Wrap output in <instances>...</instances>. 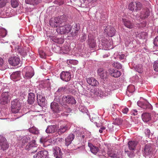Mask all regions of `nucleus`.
Segmentation results:
<instances>
[{
  "instance_id": "nucleus-1",
  "label": "nucleus",
  "mask_w": 158,
  "mask_h": 158,
  "mask_svg": "<svg viewBox=\"0 0 158 158\" xmlns=\"http://www.w3.org/2000/svg\"><path fill=\"white\" fill-rule=\"evenodd\" d=\"M66 19L65 15H61L59 17H56L54 20H51L49 21V24L52 27H59L56 29L57 32L60 34H64L65 33L64 25Z\"/></svg>"
},
{
  "instance_id": "nucleus-2",
  "label": "nucleus",
  "mask_w": 158,
  "mask_h": 158,
  "mask_svg": "<svg viewBox=\"0 0 158 158\" xmlns=\"http://www.w3.org/2000/svg\"><path fill=\"white\" fill-rule=\"evenodd\" d=\"M21 101L18 99H15L11 102V111L14 113H18L21 108Z\"/></svg>"
},
{
  "instance_id": "nucleus-3",
  "label": "nucleus",
  "mask_w": 158,
  "mask_h": 158,
  "mask_svg": "<svg viewBox=\"0 0 158 158\" xmlns=\"http://www.w3.org/2000/svg\"><path fill=\"white\" fill-rule=\"evenodd\" d=\"M142 5L139 2H132L128 6V8L132 11H138L141 8Z\"/></svg>"
},
{
  "instance_id": "nucleus-4",
  "label": "nucleus",
  "mask_w": 158,
  "mask_h": 158,
  "mask_svg": "<svg viewBox=\"0 0 158 158\" xmlns=\"http://www.w3.org/2000/svg\"><path fill=\"white\" fill-rule=\"evenodd\" d=\"M10 93L8 92H3L1 94L0 102L1 104L5 105L7 104L10 100Z\"/></svg>"
},
{
  "instance_id": "nucleus-5",
  "label": "nucleus",
  "mask_w": 158,
  "mask_h": 158,
  "mask_svg": "<svg viewBox=\"0 0 158 158\" xmlns=\"http://www.w3.org/2000/svg\"><path fill=\"white\" fill-rule=\"evenodd\" d=\"M9 146V144L6 138L2 135H0V149L5 150L7 149Z\"/></svg>"
},
{
  "instance_id": "nucleus-6",
  "label": "nucleus",
  "mask_w": 158,
  "mask_h": 158,
  "mask_svg": "<svg viewBox=\"0 0 158 158\" xmlns=\"http://www.w3.org/2000/svg\"><path fill=\"white\" fill-rule=\"evenodd\" d=\"M138 106L144 109L152 110L153 109L152 106L148 102L139 101L137 103Z\"/></svg>"
},
{
  "instance_id": "nucleus-7",
  "label": "nucleus",
  "mask_w": 158,
  "mask_h": 158,
  "mask_svg": "<svg viewBox=\"0 0 158 158\" xmlns=\"http://www.w3.org/2000/svg\"><path fill=\"white\" fill-rule=\"evenodd\" d=\"M104 33L110 37L114 36L115 34V30L111 26L106 27L104 30Z\"/></svg>"
},
{
  "instance_id": "nucleus-8",
  "label": "nucleus",
  "mask_w": 158,
  "mask_h": 158,
  "mask_svg": "<svg viewBox=\"0 0 158 158\" xmlns=\"http://www.w3.org/2000/svg\"><path fill=\"white\" fill-rule=\"evenodd\" d=\"M8 61L10 64L13 66H16L19 65L21 61L19 58L16 56L10 57Z\"/></svg>"
},
{
  "instance_id": "nucleus-9",
  "label": "nucleus",
  "mask_w": 158,
  "mask_h": 158,
  "mask_svg": "<svg viewBox=\"0 0 158 158\" xmlns=\"http://www.w3.org/2000/svg\"><path fill=\"white\" fill-rule=\"evenodd\" d=\"M79 29V26L77 24H75L71 26L69 31L70 34L73 37L75 36L78 34Z\"/></svg>"
},
{
  "instance_id": "nucleus-10",
  "label": "nucleus",
  "mask_w": 158,
  "mask_h": 158,
  "mask_svg": "<svg viewBox=\"0 0 158 158\" xmlns=\"http://www.w3.org/2000/svg\"><path fill=\"white\" fill-rule=\"evenodd\" d=\"M62 100L64 102L72 104H75L76 101L74 98L70 95L64 96L62 97Z\"/></svg>"
},
{
  "instance_id": "nucleus-11",
  "label": "nucleus",
  "mask_w": 158,
  "mask_h": 158,
  "mask_svg": "<svg viewBox=\"0 0 158 158\" xmlns=\"http://www.w3.org/2000/svg\"><path fill=\"white\" fill-rule=\"evenodd\" d=\"M60 77L62 80L65 81H68L70 80L71 75L69 72L63 71L60 74Z\"/></svg>"
},
{
  "instance_id": "nucleus-12",
  "label": "nucleus",
  "mask_w": 158,
  "mask_h": 158,
  "mask_svg": "<svg viewBox=\"0 0 158 158\" xmlns=\"http://www.w3.org/2000/svg\"><path fill=\"white\" fill-rule=\"evenodd\" d=\"M143 149V153L145 157L147 156L150 155L152 154V148L151 144H146L144 146Z\"/></svg>"
},
{
  "instance_id": "nucleus-13",
  "label": "nucleus",
  "mask_w": 158,
  "mask_h": 158,
  "mask_svg": "<svg viewBox=\"0 0 158 158\" xmlns=\"http://www.w3.org/2000/svg\"><path fill=\"white\" fill-rule=\"evenodd\" d=\"M88 44L89 47L92 48H94L96 46V43L94 40L95 37L92 35L89 34L88 35Z\"/></svg>"
},
{
  "instance_id": "nucleus-14",
  "label": "nucleus",
  "mask_w": 158,
  "mask_h": 158,
  "mask_svg": "<svg viewBox=\"0 0 158 158\" xmlns=\"http://www.w3.org/2000/svg\"><path fill=\"white\" fill-rule=\"evenodd\" d=\"M54 156L56 158H62V153L61 149L59 147H56L53 148Z\"/></svg>"
},
{
  "instance_id": "nucleus-15",
  "label": "nucleus",
  "mask_w": 158,
  "mask_h": 158,
  "mask_svg": "<svg viewBox=\"0 0 158 158\" xmlns=\"http://www.w3.org/2000/svg\"><path fill=\"white\" fill-rule=\"evenodd\" d=\"M48 155V152L45 150H43L39 152L35 156L34 158H46Z\"/></svg>"
},
{
  "instance_id": "nucleus-16",
  "label": "nucleus",
  "mask_w": 158,
  "mask_h": 158,
  "mask_svg": "<svg viewBox=\"0 0 158 158\" xmlns=\"http://www.w3.org/2000/svg\"><path fill=\"white\" fill-rule=\"evenodd\" d=\"M86 80L87 83L92 86H96L99 84L98 82L94 77L87 78Z\"/></svg>"
},
{
  "instance_id": "nucleus-17",
  "label": "nucleus",
  "mask_w": 158,
  "mask_h": 158,
  "mask_svg": "<svg viewBox=\"0 0 158 158\" xmlns=\"http://www.w3.org/2000/svg\"><path fill=\"white\" fill-rule=\"evenodd\" d=\"M51 108L54 113H58L60 111L58 104L55 102H52L50 105Z\"/></svg>"
},
{
  "instance_id": "nucleus-18",
  "label": "nucleus",
  "mask_w": 158,
  "mask_h": 158,
  "mask_svg": "<svg viewBox=\"0 0 158 158\" xmlns=\"http://www.w3.org/2000/svg\"><path fill=\"white\" fill-rule=\"evenodd\" d=\"M108 71L112 76L115 77H118L121 75L120 72L116 69H110Z\"/></svg>"
},
{
  "instance_id": "nucleus-19",
  "label": "nucleus",
  "mask_w": 158,
  "mask_h": 158,
  "mask_svg": "<svg viewBox=\"0 0 158 158\" xmlns=\"http://www.w3.org/2000/svg\"><path fill=\"white\" fill-rule=\"evenodd\" d=\"M97 73L101 78L104 79L106 78L108 72L105 71L103 68H100L98 69Z\"/></svg>"
},
{
  "instance_id": "nucleus-20",
  "label": "nucleus",
  "mask_w": 158,
  "mask_h": 158,
  "mask_svg": "<svg viewBox=\"0 0 158 158\" xmlns=\"http://www.w3.org/2000/svg\"><path fill=\"white\" fill-rule=\"evenodd\" d=\"M150 14V12L149 9L143 10L140 13V18L143 19L147 18L149 16Z\"/></svg>"
},
{
  "instance_id": "nucleus-21",
  "label": "nucleus",
  "mask_w": 158,
  "mask_h": 158,
  "mask_svg": "<svg viewBox=\"0 0 158 158\" xmlns=\"http://www.w3.org/2000/svg\"><path fill=\"white\" fill-rule=\"evenodd\" d=\"M75 138L74 135L73 134H70L67 138H65V144L68 146L71 143Z\"/></svg>"
},
{
  "instance_id": "nucleus-22",
  "label": "nucleus",
  "mask_w": 158,
  "mask_h": 158,
  "mask_svg": "<svg viewBox=\"0 0 158 158\" xmlns=\"http://www.w3.org/2000/svg\"><path fill=\"white\" fill-rule=\"evenodd\" d=\"M37 100L38 103L40 106H42L45 104V98L42 96L40 94H37Z\"/></svg>"
},
{
  "instance_id": "nucleus-23",
  "label": "nucleus",
  "mask_w": 158,
  "mask_h": 158,
  "mask_svg": "<svg viewBox=\"0 0 158 158\" xmlns=\"http://www.w3.org/2000/svg\"><path fill=\"white\" fill-rule=\"evenodd\" d=\"M88 146L90 148L91 152L94 154H96L99 151L98 148L94 146L91 143H88Z\"/></svg>"
},
{
  "instance_id": "nucleus-24",
  "label": "nucleus",
  "mask_w": 158,
  "mask_h": 158,
  "mask_svg": "<svg viewBox=\"0 0 158 158\" xmlns=\"http://www.w3.org/2000/svg\"><path fill=\"white\" fill-rule=\"evenodd\" d=\"M142 118L143 121L146 122L149 121L151 119L150 114L148 113H143L142 115Z\"/></svg>"
},
{
  "instance_id": "nucleus-25",
  "label": "nucleus",
  "mask_w": 158,
  "mask_h": 158,
  "mask_svg": "<svg viewBox=\"0 0 158 158\" xmlns=\"http://www.w3.org/2000/svg\"><path fill=\"white\" fill-rule=\"evenodd\" d=\"M123 22L124 25L127 28L131 29L134 27L133 24L127 19H123Z\"/></svg>"
},
{
  "instance_id": "nucleus-26",
  "label": "nucleus",
  "mask_w": 158,
  "mask_h": 158,
  "mask_svg": "<svg viewBox=\"0 0 158 158\" xmlns=\"http://www.w3.org/2000/svg\"><path fill=\"white\" fill-rule=\"evenodd\" d=\"M35 99V94L32 93L29 94L28 98V102L29 104H32L34 102Z\"/></svg>"
},
{
  "instance_id": "nucleus-27",
  "label": "nucleus",
  "mask_w": 158,
  "mask_h": 158,
  "mask_svg": "<svg viewBox=\"0 0 158 158\" xmlns=\"http://www.w3.org/2000/svg\"><path fill=\"white\" fill-rule=\"evenodd\" d=\"M137 142L135 141H130L128 143L129 149L131 150H134L137 145Z\"/></svg>"
},
{
  "instance_id": "nucleus-28",
  "label": "nucleus",
  "mask_w": 158,
  "mask_h": 158,
  "mask_svg": "<svg viewBox=\"0 0 158 158\" xmlns=\"http://www.w3.org/2000/svg\"><path fill=\"white\" fill-rule=\"evenodd\" d=\"M56 130L57 129L56 126L52 125L48 127L46 131L48 133H52L55 132Z\"/></svg>"
},
{
  "instance_id": "nucleus-29",
  "label": "nucleus",
  "mask_w": 158,
  "mask_h": 158,
  "mask_svg": "<svg viewBox=\"0 0 158 158\" xmlns=\"http://www.w3.org/2000/svg\"><path fill=\"white\" fill-rule=\"evenodd\" d=\"M68 130V127L67 125L61 126L58 129V133L59 135H60Z\"/></svg>"
},
{
  "instance_id": "nucleus-30",
  "label": "nucleus",
  "mask_w": 158,
  "mask_h": 158,
  "mask_svg": "<svg viewBox=\"0 0 158 158\" xmlns=\"http://www.w3.org/2000/svg\"><path fill=\"white\" fill-rule=\"evenodd\" d=\"M20 76V72L16 71L13 72L10 75V78L12 80L18 79Z\"/></svg>"
},
{
  "instance_id": "nucleus-31",
  "label": "nucleus",
  "mask_w": 158,
  "mask_h": 158,
  "mask_svg": "<svg viewBox=\"0 0 158 158\" xmlns=\"http://www.w3.org/2000/svg\"><path fill=\"white\" fill-rule=\"evenodd\" d=\"M16 50L21 55L23 56H25L27 55V52L24 50L22 47L18 46L16 48Z\"/></svg>"
},
{
  "instance_id": "nucleus-32",
  "label": "nucleus",
  "mask_w": 158,
  "mask_h": 158,
  "mask_svg": "<svg viewBox=\"0 0 158 158\" xmlns=\"http://www.w3.org/2000/svg\"><path fill=\"white\" fill-rule=\"evenodd\" d=\"M107 153L108 156L114 158L116 157V152L113 150L112 149H108Z\"/></svg>"
},
{
  "instance_id": "nucleus-33",
  "label": "nucleus",
  "mask_w": 158,
  "mask_h": 158,
  "mask_svg": "<svg viewBox=\"0 0 158 158\" xmlns=\"http://www.w3.org/2000/svg\"><path fill=\"white\" fill-rule=\"evenodd\" d=\"M29 140L30 138L28 137H24L23 138V139L22 142V145L23 146H24L25 145H26L27 147L26 149L28 148L27 146L28 145V144H29Z\"/></svg>"
},
{
  "instance_id": "nucleus-34",
  "label": "nucleus",
  "mask_w": 158,
  "mask_h": 158,
  "mask_svg": "<svg viewBox=\"0 0 158 158\" xmlns=\"http://www.w3.org/2000/svg\"><path fill=\"white\" fill-rule=\"evenodd\" d=\"M40 1L41 0H25V2L26 3L32 4L34 5L38 4Z\"/></svg>"
},
{
  "instance_id": "nucleus-35",
  "label": "nucleus",
  "mask_w": 158,
  "mask_h": 158,
  "mask_svg": "<svg viewBox=\"0 0 158 158\" xmlns=\"http://www.w3.org/2000/svg\"><path fill=\"white\" fill-rule=\"evenodd\" d=\"M52 40L55 43L60 44H62L64 42V40L63 39L57 37H53Z\"/></svg>"
},
{
  "instance_id": "nucleus-36",
  "label": "nucleus",
  "mask_w": 158,
  "mask_h": 158,
  "mask_svg": "<svg viewBox=\"0 0 158 158\" xmlns=\"http://www.w3.org/2000/svg\"><path fill=\"white\" fill-rule=\"evenodd\" d=\"M29 131L30 132L34 134H38L39 132L37 128L35 127H32L29 129Z\"/></svg>"
},
{
  "instance_id": "nucleus-37",
  "label": "nucleus",
  "mask_w": 158,
  "mask_h": 158,
  "mask_svg": "<svg viewBox=\"0 0 158 158\" xmlns=\"http://www.w3.org/2000/svg\"><path fill=\"white\" fill-rule=\"evenodd\" d=\"M65 89V87H60L59 88L58 90L56 92L55 94H58L59 95H60L64 91Z\"/></svg>"
},
{
  "instance_id": "nucleus-38",
  "label": "nucleus",
  "mask_w": 158,
  "mask_h": 158,
  "mask_svg": "<svg viewBox=\"0 0 158 158\" xmlns=\"http://www.w3.org/2000/svg\"><path fill=\"white\" fill-rule=\"evenodd\" d=\"M11 5L13 8H16L19 5L18 0H11Z\"/></svg>"
},
{
  "instance_id": "nucleus-39",
  "label": "nucleus",
  "mask_w": 158,
  "mask_h": 158,
  "mask_svg": "<svg viewBox=\"0 0 158 158\" xmlns=\"http://www.w3.org/2000/svg\"><path fill=\"white\" fill-rule=\"evenodd\" d=\"M7 32L6 29L3 28H0V36L2 37H5L7 34Z\"/></svg>"
},
{
  "instance_id": "nucleus-40",
  "label": "nucleus",
  "mask_w": 158,
  "mask_h": 158,
  "mask_svg": "<svg viewBox=\"0 0 158 158\" xmlns=\"http://www.w3.org/2000/svg\"><path fill=\"white\" fill-rule=\"evenodd\" d=\"M27 149L29 150H31L32 152H36L37 149L36 147L32 146L30 144L28 146V147Z\"/></svg>"
},
{
  "instance_id": "nucleus-41",
  "label": "nucleus",
  "mask_w": 158,
  "mask_h": 158,
  "mask_svg": "<svg viewBox=\"0 0 158 158\" xmlns=\"http://www.w3.org/2000/svg\"><path fill=\"white\" fill-rule=\"evenodd\" d=\"M67 62L68 64L69 63L73 65H77L78 63V62L77 60H67Z\"/></svg>"
},
{
  "instance_id": "nucleus-42",
  "label": "nucleus",
  "mask_w": 158,
  "mask_h": 158,
  "mask_svg": "<svg viewBox=\"0 0 158 158\" xmlns=\"http://www.w3.org/2000/svg\"><path fill=\"white\" fill-rule=\"evenodd\" d=\"M127 90L129 92L133 93L135 90V86L133 85H130L128 87Z\"/></svg>"
},
{
  "instance_id": "nucleus-43",
  "label": "nucleus",
  "mask_w": 158,
  "mask_h": 158,
  "mask_svg": "<svg viewBox=\"0 0 158 158\" xmlns=\"http://www.w3.org/2000/svg\"><path fill=\"white\" fill-rule=\"evenodd\" d=\"M64 29H65V33H67L69 32L71 29V26L69 24L64 25Z\"/></svg>"
},
{
  "instance_id": "nucleus-44",
  "label": "nucleus",
  "mask_w": 158,
  "mask_h": 158,
  "mask_svg": "<svg viewBox=\"0 0 158 158\" xmlns=\"http://www.w3.org/2000/svg\"><path fill=\"white\" fill-rule=\"evenodd\" d=\"M113 66L118 69H121L122 68V65L118 62H114L113 64Z\"/></svg>"
},
{
  "instance_id": "nucleus-45",
  "label": "nucleus",
  "mask_w": 158,
  "mask_h": 158,
  "mask_svg": "<svg viewBox=\"0 0 158 158\" xmlns=\"http://www.w3.org/2000/svg\"><path fill=\"white\" fill-rule=\"evenodd\" d=\"M33 75V74L32 72H28L26 73L25 77L27 79L30 78Z\"/></svg>"
},
{
  "instance_id": "nucleus-46",
  "label": "nucleus",
  "mask_w": 158,
  "mask_h": 158,
  "mask_svg": "<svg viewBox=\"0 0 158 158\" xmlns=\"http://www.w3.org/2000/svg\"><path fill=\"white\" fill-rule=\"evenodd\" d=\"M112 89H108L107 88H106L105 91V92L104 93L103 95L104 96H106L110 94L111 93V91H112Z\"/></svg>"
},
{
  "instance_id": "nucleus-47",
  "label": "nucleus",
  "mask_w": 158,
  "mask_h": 158,
  "mask_svg": "<svg viewBox=\"0 0 158 158\" xmlns=\"http://www.w3.org/2000/svg\"><path fill=\"white\" fill-rule=\"evenodd\" d=\"M7 2V0H0V8H2L5 6Z\"/></svg>"
},
{
  "instance_id": "nucleus-48",
  "label": "nucleus",
  "mask_w": 158,
  "mask_h": 158,
  "mask_svg": "<svg viewBox=\"0 0 158 158\" xmlns=\"http://www.w3.org/2000/svg\"><path fill=\"white\" fill-rule=\"evenodd\" d=\"M144 132L146 136L148 137H149L150 135H152L153 134L152 133H150V130L148 129H145Z\"/></svg>"
},
{
  "instance_id": "nucleus-49",
  "label": "nucleus",
  "mask_w": 158,
  "mask_h": 158,
  "mask_svg": "<svg viewBox=\"0 0 158 158\" xmlns=\"http://www.w3.org/2000/svg\"><path fill=\"white\" fill-rule=\"evenodd\" d=\"M153 68L155 71L158 72V60L155 62L153 64Z\"/></svg>"
},
{
  "instance_id": "nucleus-50",
  "label": "nucleus",
  "mask_w": 158,
  "mask_h": 158,
  "mask_svg": "<svg viewBox=\"0 0 158 158\" xmlns=\"http://www.w3.org/2000/svg\"><path fill=\"white\" fill-rule=\"evenodd\" d=\"M80 110L83 113L85 112L87 113L88 111L87 110L84 106H80L79 107Z\"/></svg>"
},
{
  "instance_id": "nucleus-51",
  "label": "nucleus",
  "mask_w": 158,
  "mask_h": 158,
  "mask_svg": "<svg viewBox=\"0 0 158 158\" xmlns=\"http://www.w3.org/2000/svg\"><path fill=\"white\" fill-rule=\"evenodd\" d=\"M128 111V109L127 107H123L122 109V111L125 114H127Z\"/></svg>"
},
{
  "instance_id": "nucleus-52",
  "label": "nucleus",
  "mask_w": 158,
  "mask_h": 158,
  "mask_svg": "<svg viewBox=\"0 0 158 158\" xmlns=\"http://www.w3.org/2000/svg\"><path fill=\"white\" fill-rule=\"evenodd\" d=\"M153 43L155 46H158V36L154 39Z\"/></svg>"
},
{
  "instance_id": "nucleus-53",
  "label": "nucleus",
  "mask_w": 158,
  "mask_h": 158,
  "mask_svg": "<svg viewBox=\"0 0 158 158\" xmlns=\"http://www.w3.org/2000/svg\"><path fill=\"white\" fill-rule=\"evenodd\" d=\"M87 36L85 34L83 35L82 36L81 39V42H83L85 41L86 39Z\"/></svg>"
},
{
  "instance_id": "nucleus-54",
  "label": "nucleus",
  "mask_w": 158,
  "mask_h": 158,
  "mask_svg": "<svg viewBox=\"0 0 158 158\" xmlns=\"http://www.w3.org/2000/svg\"><path fill=\"white\" fill-rule=\"evenodd\" d=\"M40 57L42 58H45L46 57V54L45 53L43 52H40Z\"/></svg>"
},
{
  "instance_id": "nucleus-55",
  "label": "nucleus",
  "mask_w": 158,
  "mask_h": 158,
  "mask_svg": "<svg viewBox=\"0 0 158 158\" xmlns=\"http://www.w3.org/2000/svg\"><path fill=\"white\" fill-rule=\"evenodd\" d=\"M132 114L136 115L138 114V111L136 110H133L131 111Z\"/></svg>"
},
{
  "instance_id": "nucleus-56",
  "label": "nucleus",
  "mask_w": 158,
  "mask_h": 158,
  "mask_svg": "<svg viewBox=\"0 0 158 158\" xmlns=\"http://www.w3.org/2000/svg\"><path fill=\"white\" fill-rule=\"evenodd\" d=\"M3 64V60L2 58L0 57V67L2 66Z\"/></svg>"
},
{
  "instance_id": "nucleus-57",
  "label": "nucleus",
  "mask_w": 158,
  "mask_h": 158,
  "mask_svg": "<svg viewBox=\"0 0 158 158\" xmlns=\"http://www.w3.org/2000/svg\"><path fill=\"white\" fill-rule=\"evenodd\" d=\"M124 56H125L124 54H122L121 55H120L119 58L120 60H123L124 58Z\"/></svg>"
},
{
  "instance_id": "nucleus-58",
  "label": "nucleus",
  "mask_w": 158,
  "mask_h": 158,
  "mask_svg": "<svg viewBox=\"0 0 158 158\" xmlns=\"http://www.w3.org/2000/svg\"><path fill=\"white\" fill-rule=\"evenodd\" d=\"M107 88H108V89H112V91L114 90L113 88V87L112 86V85L110 84H109L108 85V86H107Z\"/></svg>"
},
{
  "instance_id": "nucleus-59",
  "label": "nucleus",
  "mask_w": 158,
  "mask_h": 158,
  "mask_svg": "<svg viewBox=\"0 0 158 158\" xmlns=\"http://www.w3.org/2000/svg\"><path fill=\"white\" fill-rule=\"evenodd\" d=\"M109 55L108 54H105L103 55V58H106L108 57Z\"/></svg>"
},
{
  "instance_id": "nucleus-60",
  "label": "nucleus",
  "mask_w": 158,
  "mask_h": 158,
  "mask_svg": "<svg viewBox=\"0 0 158 158\" xmlns=\"http://www.w3.org/2000/svg\"><path fill=\"white\" fill-rule=\"evenodd\" d=\"M40 142L41 143H44V142H45L44 140V139H43V138H41L40 139Z\"/></svg>"
},
{
  "instance_id": "nucleus-61",
  "label": "nucleus",
  "mask_w": 158,
  "mask_h": 158,
  "mask_svg": "<svg viewBox=\"0 0 158 158\" xmlns=\"http://www.w3.org/2000/svg\"><path fill=\"white\" fill-rule=\"evenodd\" d=\"M106 128L105 127H101V129L103 130H104Z\"/></svg>"
},
{
  "instance_id": "nucleus-62",
  "label": "nucleus",
  "mask_w": 158,
  "mask_h": 158,
  "mask_svg": "<svg viewBox=\"0 0 158 158\" xmlns=\"http://www.w3.org/2000/svg\"><path fill=\"white\" fill-rule=\"evenodd\" d=\"M99 132L100 133H102L103 132V130H102L101 129L99 130Z\"/></svg>"
},
{
  "instance_id": "nucleus-63",
  "label": "nucleus",
  "mask_w": 158,
  "mask_h": 158,
  "mask_svg": "<svg viewBox=\"0 0 158 158\" xmlns=\"http://www.w3.org/2000/svg\"><path fill=\"white\" fill-rule=\"evenodd\" d=\"M156 107L158 108V103L156 104Z\"/></svg>"
},
{
  "instance_id": "nucleus-64",
  "label": "nucleus",
  "mask_w": 158,
  "mask_h": 158,
  "mask_svg": "<svg viewBox=\"0 0 158 158\" xmlns=\"http://www.w3.org/2000/svg\"><path fill=\"white\" fill-rule=\"evenodd\" d=\"M90 91L91 92L94 93H95V92H94V91H92V90H91Z\"/></svg>"
}]
</instances>
